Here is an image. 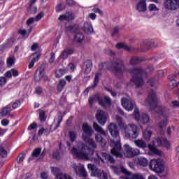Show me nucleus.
<instances>
[{"label":"nucleus","instance_id":"4d7b16f0","mask_svg":"<svg viewBox=\"0 0 179 179\" xmlns=\"http://www.w3.org/2000/svg\"><path fill=\"white\" fill-rule=\"evenodd\" d=\"M65 9V6L62 3H59L56 6V12H62Z\"/></svg>","mask_w":179,"mask_h":179},{"label":"nucleus","instance_id":"5701e85b","mask_svg":"<svg viewBox=\"0 0 179 179\" xmlns=\"http://www.w3.org/2000/svg\"><path fill=\"white\" fill-rule=\"evenodd\" d=\"M41 153V148H35L31 154V156L28 158V163L33 162L34 158L38 157Z\"/></svg>","mask_w":179,"mask_h":179},{"label":"nucleus","instance_id":"49530a36","mask_svg":"<svg viewBox=\"0 0 179 179\" xmlns=\"http://www.w3.org/2000/svg\"><path fill=\"white\" fill-rule=\"evenodd\" d=\"M134 119L137 122L141 121V114H139V110L138 108H135L134 110Z\"/></svg>","mask_w":179,"mask_h":179},{"label":"nucleus","instance_id":"20e7f679","mask_svg":"<svg viewBox=\"0 0 179 179\" xmlns=\"http://www.w3.org/2000/svg\"><path fill=\"white\" fill-rule=\"evenodd\" d=\"M116 121L120 128H124L125 135L130 139H136L139 136V128L138 126L134 124H125L122 121V117L120 116H116Z\"/></svg>","mask_w":179,"mask_h":179},{"label":"nucleus","instance_id":"4c0bfd02","mask_svg":"<svg viewBox=\"0 0 179 179\" xmlns=\"http://www.w3.org/2000/svg\"><path fill=\"white\" fill-rule=\"evenodd\" d=\"M85 40V35H83V33H77L74 36V41H76V43H82Z\"/></svg>","mask_w":179,"mask_h":179},{"label":"nucleus","instance_id":"473e14b6","mask_svg":"<svg viewBox=\"0 0 179 179\" xmlns=\"http://www.w3.org/2000/svg\"><path fill=\"white\" fill-rule=\"evenodd\" d=\"M134 143L136 146L140 148V149H145V148L148 147V145H146V142H145V141L142 139L135 140Z\"/></svg>","mask_w":179,"mask_h":179},{"label":"nucleus","instance_id":"052dcab7","mask_svg":"<svg viewBox=\"0 0 179 179\" xmlns=\"http://www.w3.org/2000/svg\"><path fill=\"white\" fill-rule=\"evenodd\" d=\"M87 168L89 170L92 171V176H94V172L96 169H94V165L93 164H88Z\"/></svg>","mask_w":179,"mask_h":179},{"label":"nucleus","instance_id":"2eb2a0df","mask_svg":"<svg viewBox=\"0 0 179 179\" xmlns=\"http://www.w3.org/2000/svg\"><path fill=\"white\" fill-rule=\"evenodd\" d=\"M122 106L127 110V111H132L134 108L135 107V102L134 101H131L127 98H122L121 100Z\"/></svg>","mask_w":179,"mask_h":179},{"label":"nucleus","instance_id":"f257e3e1","mask_svg":"<svg viewBox=\"0 0 179 179\" xmlns=\"http://www.w3.org/2000/svg\"><path fill=\"white\" fill-rule=\"evenodd\" d=\"M145 103L149 106L151 110L157 108L155 113L158 114L157 117L159 118H160V117H163L164 119L157 124L158 128H159V129L166 128L169 124V117L166 115V108L163 106L157 108V106H159V101L157 100L156 92L153 91V90H150L149 92L148 96L145 100Z\"/></svg>","mask_w":179,"mask_h":179},{"label":"nucleus","instance_id":"f704fd0d","mask_svg":"<svg viewBox=\"0 0 179 179\" xmlns=\"http://www.w3.org/2000/svg\"><path fill=\"white\" fill-rule=\"evenodd\" d=\"M143 136L147 142H149V141H150V138H152V130L150 129L144 130L143 132Z\"/></svg>","mask_w":179,"mask_h":179},{"label":"nucleus","instance_id":"e2e57ef3","mask_svg":"<svg viewBox=\"0 0 179 179\" xmlns=\"http://www.w3.org/2000/svg\"><path fill=\"white\" fill-rule=\"evenodd\" d=\"M10 71L12 76H13L14 78L19 76V71H17V70L15 69H11Z\"/></svg>","mask_w":179,"mask_h":179},{"label":"nucleus","instance_id":"a878e982","mask_svg":"<svg viewBox=\"0 0 179 179\" xmlns=\"http://www.w3.org/2000/svg\"><path fill=\"white\" fill-rule=\"evenodd\" d=\"M73 52H75V50H73V48H67L62 52L61 57L62 59H66V58H68V56L72 55Z\"/></svg>","mask_w":179,"mask_h":179},{"label":"nucleus","instance_id":"0eeeda50","mask_svg":"<svg viewBox=\"0 0 179 179\" xmlns=\"http://www.w3.org/2000/svg\"><path fill=\"white\" fill-rule=\"evenodd\" d=\"M98 101L99 106L106 108L107 107V104L110 106L111 104V99L108 96H104V98L99 96V95L91 96L88 99L89 104L91 107H93V104H94V101Z\"/></svg>","mask_w":179,"mask_h":179},{"label":"nucleus","instance_id":"774afa93","mask_svg":"<svg viewBox=\"0 0 179 179\" xmlns=\"http://www.w3.org/2000/svg\"><path fill=\"white\" fill-rule=\"evenodd\" d=\"M132 176H133V179H145L143 178V176L142 175L138 174V173L134 174L132 175Z\"/></svg>","mask_w":179,"mask_h":179},{"label":"nucleus","instance_id":"2f4dec72","mask_svg":"<svg viewBox=\"0 0 179 179\" xmlns=\"http://www.w3.org/2000/svg\"><path fill=\"white\" fill-rule=\"evenodd\" d=\"M93 128L94 131H96V132H99L101 135H103V136H106L107 134L105 132V131L100 127L96 122L93 123Z\"/></svg>","mask_w":179,"mask_h":179},{"label":"nucleus","instance_id":"4468645a","mask_svg":"<svg viewBox=\"0 0 179 179\" xmlns=\"http://www.w3.org/2000/svg\"><path fill=\"white\" fill-rule=\"evenodd\" d=\"M96 156L98 160L101 162V163H105L104 160L109 162V163H115V160L114 159V157H113V155L107 154V152H101L100 155L96 154Z\"/></svg>","mask_w":179,"mask_h":179},{"label":"nucleus","instance_id":"dca6fc26","mask_svg":"<svg viewBox=\"0 0 179 179\" xmlns=\"http://www.w3.org/2000/svg\"><path fill=\"white\" fill-rule=\"evenodd\" d=\"M124 149L127 155V157H134V156H138L140 153L139 150L132 148L128 144L124 145Z\"/></svg>","mask_w":179,"mask_h":179},{"label":"nucleus","instance_id":"393cba45","mask_svg":"<svg viewBox=\"0 0 179 179\" xmlns=\"http://www.w3.org/2000/svg\"><path fill=\"white\" fill-rule=\"evenodd\" d=\"M59 114L57 115V117L55 118L54 121H57L56 126L55 127V129H58L59 128V125H61V123L62 122V120H64V117H65V114H66L65 112L62 113V112L59 111Z\"/></svg>","mask_w":179,"mask_h":179},{"label":"nucleus","instance_id":"79ce46f5","mask_svg":"<svg viewBox=\"0 0 179 179\" xmlns=\"http://www.w3.org/2000/svg\"><path fill=\"white\" fill-rule=\"evenodd\" d=\"M144 45H145L146 48L149 50V48H153V47H155V42L152 41L145 40L144 41Z\"/></svg>","mask_w":179,"mask_h":179},{"label":"nucleus","instance_id":"a19ab883","mask_svg":"<svg viewBox=\"0 0 179 179\" xmlns=\"http://www.w3.org/2000/svg\"><path fill=\"white\" fill-rule=\"evenodd\" d=\"M95 141H96V142H99V143H103L104 146L107 145V143H106V140H104V138H103V136H101V134H98L95 135Z\"/></svg>","mask_w":179,"mask_h":179},{"label":"nucleus","instance_id":"b1692460","mask_svg":"<svg viewBox=\"0 0 179 179\" xmlns=\"http://www.w3.org/2000/svg\"><path fill=\"white\" fill-rule=\"evenodd\" d=\"M94 177H97L99 179H108V175L107 173L97 169L94 172Z\"/></svg>","mask_w":179,"mask_h":179},{"label":"nucleus","instance_id":"338daca9","mask_svg":"<svg viewBox=\"0 0 179 179\" xmlns=\"http://www.w3.org/2000/svg\"><path fill=\"white\" fill-rule=\"evenodd\" d=\"M36 128H37V123L34 122L28 127V131H31V129H36Z\"/></svg>","mask_w":179,"mask_h":179},{"label":"nucleus","instance_id":"4be33fe9","mask_svg":"<svg viewBox=\"0 0 179 179\" xmlns=\"http://www.w3.org/2000/svg\"><path fill=\"white\" fill-rule=\"evenodd\" d=\"M92 66H93L92 60L88 59L84 62V65L82 66V69H85L84 73H85V75H87L92 72Z\"/></svg>","mask_w":179,"mask_h":179},{"label":"nucleus","instance_id":"9d476101","mask_svg":"<svg viewBox=\"0 0 179 179\" xmlns=\"http://www.w3.org/2000/svg\"><path fill=\"white\" fill-rule=\"evenodd\" d=\"M34 80L36 83H38L40 80L47 82L48 80V76L45 75V71L43 69H37L34 73Z\"/></svg>","mask_w":179,"mask_h":179},{"label":"nucleus","instance_id":"680f3d73","mask_svg":"<svg viewBox=\"0 0 179 179\" xmlns=\"http://www.w3.org/2000/svg\"><path fill=\"white\" fill-rule=\"evenodd\" d=\"M120 171L122 173V174H125V176H131V173L128 171L127 169L124 168V166L120 168Z\"/></svg>","mask_w":179,"mask_h":179},{"label":"nucleus","instance_id":"c03bdc74","mask_svg":"<svg viewBox=\"0 0 179 179\" xmlns=\"http://www.w3.org/2000/svg\"><path fill=\"white\" fill-rule=\"evenodd\" d=\"M78 173L80 174V177H83L84 178L87 177V172L86 171V169H85L84 166H81L80 168Z\"/></svg>","mask_w":179,"mask_h":179},{"label":"nucleus","instance_id":"13d9d810","mask_svg":"<svg viewBox=\"0 0 179 179\" xmlns=\"http://www.w3.org/2000/svg\"><path fill=\"white\" fill-rule=\"evenodd\" d=\"M120 33V29L118 27H115L113 29L111 36L112 37H114V36H118V34Z\"/></svg>","mask_w":179,"mask_h":179},{"label":"nucleus","instance_id":"e433bc0d","mask_svg":"<svg viewBox=\"0 0 179 179\" xmlns=\"http://www.w3.org/2000/svg\"><path fill=\"white\" fill-rule=\"evenodd\" d=\"M10 111H12V106H6V107L3 108L1 111V117L8 115Z\"/></svg>","mask_w":179,"mask_h":179},{"label":"nucleus","instance_id":"6e6552de","mask_svg":"<svg viewBox=\"0 0 179 179\" xmlns=\"http://www.w3.org/2000/svg\"><path fill=\"white\" fill-rule=\"evenodd\" d=\"M150 169L155 173H163V171H164V165H163V162L160 159H151L150 162Z\"/></svg>","mask_w":179,"mask_h":179},{"label":"nucleus","instance_id":"c756f323","mask_svg":"<svg viewBox=\"0 0 179 179\" xmlns=\"http://www.w3.org/2000/svg\"><path fill=\"white\" fill-rule=\"evenodd\" d=\"M148 153L149 155H151L152 156L156 155H160V151L159 150H157V148L152 145V144H149L148 145Z\"/></svg>","mask_w":179,"mask_h":179},{"label":"nucleus","instance_id":"f03ea898","mask_svg":"<svg viewBox=\"0 0 179 179\" xmlns=\"http://www.w3.org/2000/svg\"><path fill=\"white\" fill-rule=\"evenodd\" d=\"M155 69L153 66H150L146 69H143L142 67H134L129 69V73L133 75L132 78L130 79V83H134L136 89L142 87L145 85V80H143V75H149L153 72Z\"/></svg>","mask_w":179,"mask_h":179},{"label":"nucleus","instance_id":"6e6d98bb","mask_svg":"<svg viewBox=\"0 0 179 179\" xmlns=\"http://www.w3.org/2000/svg\"><path fill=\"white\" fill-rule=\"evenodd\" d=\"M42 17H44V13L41 12L39 13L36 17H35V22H40L41 20Z\"/></svg>","mask_w":179,"mask_h":179},{"label":"nucleus","instance_id":"c9c22d12","mask_svg":"<svg viewBox=\"0 0 179 179\" xmlns=\"http://www.w3.org/2000/svg\"><path fill=\"white\" fill-rule=\"evenodd\" d=\"M138 164L142 166V167H146L149 164V161H148V159L141 157L138 159Z\"/></svg>","mask_w":179,"mask_h":179},{"label":"nucleus","instance_id":"6ab92c4d","mask_svg":"<svg viewBox=\"0 0 179 179\" xmlns=\"http://www.w3.org/2000/svg\"><path fill=\"white\" fill-rule=\"evenodd\" d=\"M74 19L75 16H73V13L71 11L66 12L58 17V20L60 22H72Z\"/></svg>","mask_w":179,"mask_h":179},{"label":"nucleus","instance_id":"f3484780","mask_svg":"<svg viewBox=\"0 0 179 179\" xmlns=\"http://www.w3.org/2000/svg\"><path fill=\"white\" fill-rule=\"evenodd\" d=\"M108 129L112 138H118L120 136V129L115 123H110L108 126Z\"/></svg>","mask_w":179,"mask_h":179},{"label":"nucleus","instance_id":"a211bd4d","mask_svg":"<svg viewBox=\"0 0 179 179\" xmlns=\"http://www.w3.org/2000/svg\"><path fill=\"white\" fill-rule=\"evenodd\" d=\"M96 121L101 125H105L107 122V116L106 115V113L103 110H98L96 114Z\"/></svg>","mask_w":179,"mask_h":179},{"label":"nucleus","instance_id":"423d86ee","mask_svg":"<svg viewBox=\"0 0 179 179\" xmlns=\"http://www.w3.org/2000/svg\"><path fill=\"white\" fill-rule=\"evenodd\" d=\"M83 131L85 132L86 135L83 136L84 141H86L88 145L91 148H92V149H97V144H96L94 140L90 138V136H92V135H93V129H92L90 126L87 124V123H83Z\"/></svg>","mask_w":179,"mask_h":179},{"label":"nucleus","instance_id":"a18cd8bd","mask_svg":"<svg viewBox=\"0 0 179 179\" xmlns=\"http://www.w3.org/2000/svg\"><path fill=\"white\" fill-rule=\"evenodd\" d=\"M39 120L41 122H45V120H47V117H45V112L44 110H41L39 113Z\"/></svg>","mask_w":179,"mask_h":179},{"label":"nucleus","instance_id":"bb28decb","mask_svg":"<svg viewBox=\"0 0 179 179\" xmlns=\"http://www.w3.org/2000/svg\"><path fill=\"white\" fill-rule=\"evenodd\" d=\"M141 62H143V59L136 56L131 57L129 61V64L132 66H135V65H138V64H141Z\"/></svg>","mask_w":179,"mask_h":179},{"label":"nucleus","instance_id":"c85d7f7f","mask_svg":"<svg viewBox=\"0 0 179 179\" xmlns=\"http://www.w3.org/2000/svg\"><path fill=\"white\" fill-rule=\"evenodd\" d=\"M84 31L87 34H92L93 31V26L92 25V22H86L84 23Z\"/></svg>","mask_w":179,"mask_h":179},{"label":"nucleus","instance_id":"7ed1b4c3","mask_svg":"<svg viewBox=\"0 0 179 179\" xmlns=\"http://www.w3.org/2000/svg\"><path fill=\"white\" fill-rule=\"evenodd\" d=\"M99 68L103 71H106V69H110L116 78H119L124 76V72H125L126 70L125 64H124V61L121 58H117L111 62L100 64Z\"/></svg>","mask_w":179,"mask_h":179},{"label":"nucleus","instance_id":"603ef678","mask_svg":"<svg viewBox=\"0 0 179 179\" xmlns=\"http://www.w3.org/2000/svg\"><path fill=\"white\" fill-rule=\"evenodd\" d=\"M52 156H53V159H56V160L61 159V154L59 153V150L54 151Z\"/></svg>","mask_w":179,"mask_h":179},{"label":"nucleus","instance_id":"1a4fd4ad","mask_svg":"<svg viewBox=\"0 0 179 179\" xmlns=\"http://www.w3.org/2000/svg\"><path fill=\"white\" fill-rule=\"evenodd\" d=\"M110 146H113V148L111 150V153L113 156L120 157L121 156V141L120 140L115 141L114 139H110Z\"/></svg>","mask_w":179,"mask_h":179},{"label":"nucleus","instance_id":"ddd939ff","mask_svg":"<svg viewBox=\"0 0 179 179\" xmlns=\"http://www.w3.org/2000/svg\"><path fill=\"white\" fill-rule=\"evenodd\" d=\"M164 6L168 10H176L179 8V0H165Z\"/></svg>","mask_w":179,"mask_h":179},{"label":"nucleus","instance_id":"de8ad7c7","mask_svg":"<svg viewBox=\"0 0 179 179\" xmlns=\"http://www.w3.org/2000/svg\"><path fill=\"white\" fill-rule=\"evenodd\" d=\"M66 30L70 31V33H76V27L75 25H68L66 27Z\"/></svg>","mask_w":179,"mask_h":179},{"label":"nucleus","instance_id":"72a5a7b5","mask_svg":"<svg viewBox=\"0 0 179 179\" xmlns=\"http://www.w3.org/2000/svg\"><path fill=\"white\" fill-rule=\"evenodd\" d=\"M140 121L143 125H145L146 124H149L150 122V117H149V115H148V113H143L141 116Z\"/></svg>","mask_w":179,"mask_h":179},{"label":"nucleus","instance_id":"8fccbe9b","mask_svg":"<svg viewBox=\"0 0 179 179\" xmlns=\"http://www.w3.org/2000/svg\"><path fill=\"white\" fill-rule=\"evenodd\" d=\"M69 138L71 142H75V141H76V133H75V131H70Z\"/></svg>","mask_w":179,"mask_h":179},{"label":"nucleus","instance_id":"bf43d9fd","mask_svg":"<svg viewBox=\"0 0 179 179\" xmlns=\"http://www.w3.org/2000/svg\"><path fill=\"white\" fill-rule=\"evenodd\" d=\"M24 160V154L21 153L19 155V156L17 157V162L20 164L22 163V162Z\"/></svg>","mask_w":179,"mask_h":179},{"label":"nucleus","instance_id":"f8f14e48","mask_svg":"<svg viewBox=\"0 0 179 179\" xmlns=\"http://www.w3.org/2000/svg\"><path fill=\"white\" fill-rule=\"evenodd\" d=\"M51 171L55 176L56 179H73L71 176L61 173V169L58 167H52Z\"/></svg>","mask_w":179,"mask_h":179},{"label":"nucleus","instance_id":"5fc2aeb1","mask_svg":"<svg viewBox=\"0 0 179 179\" xmlns=\"http://www.w3.org/2000/svg\"><path fill=\"white\" fill-rule=\"evenodd\" d=\"M21 104H22V102H20V101H19V100L15 101L13 103V106H12L13 110H15V109L17 108L18 107H20Z\"/></svg>","mask_w":179,"mask_h":179},{"label":"nucleus","instance_id":"9b49d317","mask_svg":"<svg viewBox=\"0 0 179 179\" xmlns=\"http://www.w3.org/2000/svg\"><path fill=\"white\" fill-rule=\"evenodd\" d=\"M178 78H179V71H176L169 76V82L168 86L170 89H176V87H178L179 83L176 80Z\"/></svg>","mask_w":179,"mask_h":179},{"label":"nucleus","instance_id":"aec40b11","mask_svg":"<svg viewBox=\"0 0 179 179\" xmlns=\"http://www.w3.org/2000/svg\"><path fill=\"white\" fill-rule=\"evenodd\" d=\"M100 77H101V73H96L95 74L93 83L90 87L85 89V93H89L90 89H94L99 85Z\"/></svg>","mask_w":179,"mask_h":179},{"label":"nucleus","instance_id":"0e129e2a","mask_svg":"<svg viewBox=\"0 0 179 179\" xmlns=\"http://www.w3.org/2000/svg\"><path fill=\"white\" fill-rule=\"evenodd\" d=\"M35 93L38 95L41 94L43 93V87L40 86L36 87L35 88Z\"/></svg>","mask_w":179,"mask_h":179},{"label":"nucleus","instance_id":"412c9836","mask_svg":"<svg viewBox=\"0 0 179 179\" xmlns=\"http://www.w3.org/2000/svg\"><path fill=\"white\" fill-rule=\"evenodd\" d=\"M151 2H157V0H150ZM136 9L138 12H146V0H141L136 6Z\"/></svg>","mask_w":179,"mask_h":179},{"label":"nucleus","instance_id":"7c9ffc66","mask_svg":"<svg viewBox=\"0 0 179 179\" xmlns=\"http://www.w3.org/2000/svg\"><path fill=\"white\" fill-rule=\"evenodd\" d=\"M65 86H66V81L65 79H60L57 86V91L59 92V93H61V92L64 90Z\"/></svg>","mask_w":179,"mask_h":179},{"label":"nucleus","instance_id":"864d4df0","mask_svg":"<svg viewBox=\"0 0 179 179\" xmlns=\"http://www.w3.org/2000/svg\"><path fill=\"white\" fill-rule=\"evenodd\" d=\"M164 148H166V149H170V142H169V140L166 138H164L162 141V145Z\"/></svg>","mask_w":179,"mask_h":179},{"label":"nucleus","instance_id":"09e8293b","mask_svg":"<svg viewBox=\"0 0 179 179\" xmlns=\"http://www.w3.org/2000/svg\"><path fill=\"white\" fill-rule=\"evenodd\" d=\"M8 83V79L5 76L0 77V87H3Z\"/></svg>","mask_w":179,"mask_h":179},{"label":"nucleus","instance_id":"ea45409f","mask_svg":"<svg viewBox=\"0 0 179 179\" xmlns=\"http://www.w3.org/2000/svg\"><path fill=\"white\" fill-rule=\"evenodd\" d=\"M7 66L10 68V66H13L16 62V59L15 58V56L10 57L7 58Z\"/></svg>","mask_w":179,"mask_h":179},{"label":"nucleus","instance_id":"37998d69","mask_svg":"<svg viewBox=\"0 0 179 179\" xmlns=\"http://www.w3.org/2000/svg\"><path fill=\"white\" fill-rule=\"evenodd\" d=\"M0 156L3 159H5V157H8V151H6V150H5V148H3V146L2 145L0 146Z\"/></svg>","mask_w":179,"mask_h":179},{"label":"nucleus","instance_id":"58836bf2","mask_svg":"<svg viewBox=\"0 0 179 179\" xmlns=\"http://www.w3.org/2000/svg\"><path fill=\"white\" fill-rule=\"evenodd\" d=\"M116 48L117 50H125L126 51H130L131 49L129 48V47L122 43H118L116 44L115 45Z\"/></svg>","mask_w":179,"mask_h":179},{"label":"nucleus","instance_id":"3c124183","mask_svg":"<svg viewBox=\"0 0 179 179\" xmlns=\"http://www.w3.org/2000/svg\"><path fill=\"white\" fill-rule=\"evenodd\" d=\"M28 10L29 12H30L31 15H36V13H37V7H34L33 6H29Z\"/></svg>","mask_w":179,"mask_h":179},{"label":"nucleus","instance_id":"69168bd1","mask_svg":"<svg viewBox=\"0 0 179 179\" xmlns=\"http://www.w3.org/2000/svg\"><path fill=\"white\" fill-rule=\"evenodd\" d=\"M148 83L149 85H150V86L152 87H153L155 86V85H156V79L155 78H150L148 80Z\"/></svg>","mask_w":179,"mask_h":179},{"label":"nucleus","instance_id":"39448f33","mask_svg":"<svg viewBox=\"0 0 179 179\" xmlns=\"http://www.w3.org/2000/svg\"><path fill=\"white\" fill-rule=\"evenodd\" d=\"M71 153L78 159H84V160H90L92 156L94 155V150L90 148L89 146L81 144L78 148L73 147Z\"/></svg>","mask_w":179,"mask_h":179},{"label":"nucleus","instance_id":"cd10ccee","mask_svg":"<svg viewBox=\"0 0 179 179\" xmlns=\"http://www.w3.org/2000/svg\"><path fill=\"white\" fill-rule=\"evenodd\" d=\"M66 73H68V69L65 67H63L62 69H59L55 71V78L59 79L60 78H62Z\"/></svg>","mask_w":179,"mask_h":179}]
</instances>
